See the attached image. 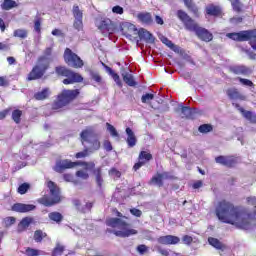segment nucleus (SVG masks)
Here are the masks:
<instances>
[{"mask_svg":"<svg viewBox=\"0 0 256 256\" xmlns=\"http://www.w3.org/2000/svg\"><path fill=\"white\" fill-rule=\"evenodd\" d=\"M216 217L221 223L234 225L238 229H250L255 216L243 206H235L230 201L222 200L215 208Z\"/></svg>","mask_w":256,"mask_h":256,"instance_id":"f257e3e1","label":"nucleus"},{"mask_svg":"<svg viewBox=\"0 0 256 256\" xmlns=\"http://www.w3.org/2000/svg\"><path fill=\"white\" fill-rule=\"evenodd\" d=\"M113 213H115L116 217L118 218L106 219L107 227H111V229H106V233H112L113 235H115L116 237H120L121 239H127V237H131L139 233V231L133 228H129L131 227V224L123 220L127 219V217L123 216V214L119 212L117 208L113 209Z\"/></svg>","mask_w":256,"mask_h":256,"instance_id":"f03ea898","label":"nucleus"},{"mask_svg":"<svg viewBox=\"0 0 256 256\" xmlns=\"http://www.w3.org/2000/svg\"><path fill=\"white\" fill-rule=\"evenodd\" d=\"M178 19L183 23L185 29L187 31H191L195 33L196 37L200 39V41H204V43H211L213 41V33L207 30L204 27H201L197 21H195L187 12L184 10H178L176 12Z\"/></svg>","mask_w":256,"mask_h":256,"instance_id":"7ed1b4c3","label":"nucleus"},{"mask_svg":"<svg viewBox=\"0 0 256 256\" xmlns=\"http://www.w3.org/2000/svg\"><path fill=\"white\" fill-rule=\"evenodd\" d=\"M81 95L79 89H64L59 93L51 105L52 111H63V108L71 105Z\"/></svg>","mask_w":256,"mask_h":256,"instance_id":"20e7f679","label":"nucleus"},{"mask_svg":"<svg viewBox=\"0 0 256 256\" xmlns=\"http://www.w3.org/2000/svg\"><path fill=\"white\" fill-rule=\"evenodd\" d=\"M49 67V58L45 56L38 57L36 64L27 75V81H37L39 79H43Z\"/></svg>","mask_w":256,"mask_h":256,"instance_id":"39448f33","label":"nucleus"},{"mask_svg":"<svg viewBox=\"0 0 256 256\" xmlns=\"http://www.w3.org/2000/svg\"><path fill=\"white\" fill-rule=\"evenodd\" d=\"M74 167H84L87 171L95 169V162L76 161L73 162L69 159L58 160L54 166L56 173H64L67 169H74Z\"/></svg>","mask_w":256,"mask_h":256,"instance_id":"423d86ee","label":"nucleus"},{"mask_svg":"<svg viewBox=\"0 0 256 256\" xmlns=\"http://www.w3.org/2000/svg\"><path fill=\"white\" fill-rule=\"evenodd\" d=\"M48 189H50V195L49 196H43L40 199H38V203L40 205H44V207H53V205H57V203H61V190L55 184L53 181H49L47 183Z\"/></svg>","mask_w":256,"mask_h":256,"instance_id":"0eeeda50","label":"nucleus"},{"mask_svg":"<svg viewBox=\"0 0 256 256\" xmlns=\"http://www.w3.org/2000/svg\"><path fill=\"white\" fill-rule=\"evenodd\" d=\"M55 73L58 77H66L62 81L64 85H73L74 83H83V76L65 66H56Z\"/></svg>","mask_w":256,"mask_h":256,"instance_id":"6e6552de","label":"nucleus"},{"mask_svg":"<svg viewBox=\"0 0 256 256\" xmlns=\"http://www.w3.org/2000/svg\"><path fill=\"white\" fill-rule=\"evenodd\" d=\"M227 37L232 39V41H238L239 43L248 41L250 47L256 51V28L251 30H243L240 32L228 33Z\"/></svg>","mask_w":256,"mask_h":256,"instance_id":"1a4fd4ad","label":"nucleus"},{"mask_svg":"<svg viewBox=\"0 0 256 256\" xmlns=\"http://www.w3.org/2000/svg\"><path fill=\"white\" fill-rule=\"evenodd\" d=\"M64 61L65 64L69 67H73V69H82V67L85 65V62H83V59L79 57L73 50L70 48H66L64 50Z\"/></svg>","mask_w":256,"mask_h":256,"instance_id":"9d476101","label":"nucleus"},{"mask_svg":"<svg viewBox=\"0 0 256 256\" xmlns=\"http://www.w3.org/2000/svg\"><path fill=\"white\" fill-rule=\"evenodd\" d=\"M93 137H95V133L91 129L82 130L80 133L82 145L89 143V145H91L90 149H92V151H99L101 149V142L97 138L93 139Z\"/></svg>","mask_w":256,"mask_h":256,"instance_id":"9b49d317","label":"nucleus"},{"mask_svg":"<svg viewBox=\"0 0 256 256\" xmlns=\"http://www.w3.org/2000/svg\"><path fill=\"white\" fill-rule=\"evenodd\" d=\"M215 162L218 163V165L227 167L228 169H233L234 167H237L239 157L235 155H220L215 158Z\"/></svg>","mask_w":256,"mask_h":256,"instance_id":"f8f14e48","label":"nucleus"},{"mask_svg":"<svg viewBox=\"0 0 256 256\" xmlns=\"http://www.w3.org/2000/svg\"><path fill=\"white\" fill-rule=\"evenodd\" d=\"M205 15L206 17L221 18L223 15H225V13H223V8H221V6L208 4L205 7Z\"/></svg>","mask_w":256,"mask_h":256,"instance_id":"ddd939ff","label":"nucleus"},{"mask_svg":"<svg viewBox=\"0 0 256 256\" xmlns=\"http://www.w3.org/2000/svg\"><path fill=\"white\" fill-rule=\"evenodd\" d=\"M153 159V154L147 151H141L138 156V162L134 164L133 171H139L143 165L149 163Z\"/></svg>","mask_w":256,"mask_h":256,"instance_id":"4468645a","label":"nucleus"},{"mask_svg":"<svg viewBox=\"0 0 256 256\" xmlns=\"http://www.w3.org/2000/svg\"><path fill=\"white\" fill-rule=\"evenodd\" d=\"M164 179H173V176L169 172L156 173L149 181V185H156L157 187H163Z\"/></svg>","mask_w":256,"mask_h":256,"instance_id":"2eb2a0df","label":"nucleus"},{"mask_svg":"<svg viewBox=\"0 0 256 256\" xmlns=\"http://www.w3.org/2000/svg\"><path fill=\"white\" fill-rule=\"evenodd\" d=\"M229 73L233 75H243L244 77H249L253 70L245 65H233L229 67Z\"/></svg>","mask_w":256,"mask_h":256,"instance_id":"dca6fc26","label":"nucleus"},{"mask_svg":"<svg viewBox=\"0 0 256 256\" xmlns=\"http://www.w3.org/2000/svg\"><path fill=\"white\" fill-rule=\"evenodd\" d=\"M98 29L101 30L102 33H114L115 32V23L109 19V18H104L101 20L100 25L98 26Z\"/></svg>","mask_w":256,"mask_h":256,"instance_id":"f3484780","label":"nucleus"},{"mask_svg":"<svg viewBox=\"0 0 256 256\" xmlns=\"http://www.w3.org/2000/svg\"><path fill=\"white\" fill-rule=\"evenodd\" d=\"M160 245H177L181 242V238L174 235L160 236L157 239Z\"/></svg>","mask_w":256,"mask_h":256,"instance_id":"a211bd4d","label":"nucleus"},{"mask_svg":"<svg viewBox=\"0 0 256 256\" xmlns=\"http://www.w3.org/2000/svg\"><path fill=\"white\" fill-rule=\"evenodd\" d=\"M11 209L15 211V213H29V211H35L37 206L33 204L15 203Z\"/></svg>","mask_w":256,"mask_h":256,"instance_id":"6ab92c4d","label":"nucleus"},{"mask_svg":"<svg viewBox=\"0 0 256 256\" xmlns=\"http://www.w3.org/2000/svg\"><path fill=\"white\" fill-rule=\"evenodd\" d=\"M226 95L232 101H246L247 100V96L241 94V92L237 88H229V89H227Z\"/></svg>","mask_w":256,"mask_h":256,"instance_id":"aec40b11","label":"nucleus"},{"mask_svg":"<svg viewBox=\"0 0 256 256\" xmlns=\"http://www.w3.org/2000/svg\"><path fill=\"white\" fill-rule=\"evenodd\" d=\"M183 3L185 5V7L188 9V11L190 13H192V15L194 17H196V19H199L201 17V12L199 11V6H197L195 1H193V0H183Z\"/></svg>","mask_w":256,"mask_h":256,"instance_id":"412c9836","label":"nucleus"},{"mask_svg":"<svg viewBox=\"0 0 256 256\" xmlns=\"http://www.w3.org/2000/svg\"><path fill=\"white\" fill-rule=\"evenodd\" d=\"M138 37L140 41H145V43H155V37L145 28H140L138 30Z\"/></svg>","mask_w":256,"mask_h":256,"instance_id":"4be33fe9","label":"nucleus"},{"mask_svg":"<svg viewBox=\"0 0 256 256\" xmlns=\"http://www.w3.org/2000/svg\"><path fill=\"white\" fill-rule=\"evenodd\" d=\"M137 19L142 25H153V16L149 12L138 13Z\"/></svg>","mask_w":256,"mask_h":256,"instance_id":"5701e85b","label":"nucleus"},{"mask_svg":"<svg viewBox=\"0 0 256 256\" xmlns=\"http://www.w3.org/2000/svg\"><path fill=\"white\" fill-rule=\"evenodd\" d=\"M126 134H127V139L126 143L128 147L133 148L135 145H137V136H135V132L130 127L126 128Z\"/></svg>","mask_w":256,"mask_h":256,"instance_id":"b1692460","label":"nucleus"},{"mask_svg":"<svg viewBox=\"0 0 256 256\" xmlns=\"http://www.w3.org/2000/svg\"><path fill=\"white\" fill-rule=\"evenodd\" d=\"M181 113L183 119H195V115H197V112L195 109L189 107V106H182L181 107Z\"/></svg>","mask_w":256,"mask_h":256,"instance_id":"393cba45","label":"nucleus"},{"mask_svg":"<svg viewBox=\"0 0 256 256\" xmlns=\"http://www.w3.org/2000/svg\"><path fill=\"white\" fill-rule=\"evenodd\" d=\"M32 222H33V219L29 217L23 218L18 224V227H17L18 233H23V231H27V228L29 227V225H31Z\"/></svg>","mask_w":256,"mask_h":256,"instance_id":"a878e982","label":"nucleus"},{"mask_svg":"<svg viewBox=\"0 0 256 256\" xmlns=\"http://www.w3.org/2000/svg\"><path fill=\"white\" fill-rule=\"evenodd\" d=\"M49 95H51L49 88H43L40 92L34 94V99L36 101H45V99H49Z\"/></svg>","mask_w":256,"mask_h":256,"instance_id":"bb28decb","label":"nucleus"},{"mask_svg":"<svg viewBox=\"0 0 256 256\" xmlns=\"http://www.w3.org/2000/svg\"><path fill=\"white\" fill-rule=\"evenodd\" d=\"M19 5L14 0H3L1 3V9L3 11H11V9H15V7H18Z\"/></svg>","mask_w":256,"mask_h":256,"instance_id":"cd10ccee","label":"nucleus"},{"mask_svg":"<svg viewBox=\"0 0 256 256\" xmlns=\"http://www.w3.org/2000/svg\"><path fill=\"white\" fill-rule=\"evenodd\" d=\"M123 81L128 85V87H135L137 85V82L135 81V78L133 77L132 74L129 73H124L122 74Z\"/></svg>","mask_w":256,"mask_h":256,"instance_id":"c85d7f7f","label":"nucleus"},{"mask_svg":"<svg viewBox=\"0 0 256 256\" xmlns=\"http://www.w3.org/2000/svg\"><path fill=\"white\" fill-rule=\"evenodd\" d=\"M48 218L50 219V221H53L54 223H57L59 225V223L63 221V214L57 211L50 212L48 214Z\"/></svg>","mask_w":256,"mask_h":256,"instance_id":"c756f323","label":"nucleus"},{"mask_svg":"<svg viewBox=\"0 0 256 256\" xmlns=\"http://www.w3.org/2000/svg\"><path fill=\"white\" fill-rule=\"evenodd\" d=\"M208 243H209V245H211L215 249H219V250L225 249L224 244H222L221 241H219V239H217V238L209 237L208 238Z\"/></svg>","mask_w":256,"mask_h":256,"instance_id":"7c9ffc66","label":"nucleus"},{"mask_svg":"<svg viewBox=\"0 0 256 256\" xmlns=\"http://www.w3.org/2000/svg\"><path fill=\"white\" fill-rule=\"evenodd\" d=\"M230 3L235 13H241L243 11V3L241 0H230Z\"/></svg>","mask_w":256,"mask_h":256,"instance_id":"2f4dec72","label":"nucleus"},{"mask_svg":"<svg viewBox=\"0 0 256 256\" xmlns=\"http://www.w3.org/2000/svg\"><path fill=\"white\" fill-rule=\"evenodd\" d=\"M45 237H47V233L43 232V230H36L34 232L33 239L35 243H41Z\"/></svg>","mask_w":256,"mask_h":256,"instance_id":"473e14b6","label":"nucleus"},{"mask_svg":"<svg viewBox=\"0 0 256 256\" xmlns=\"http://www.w3.org/2000/svg\"><path fill=\"white\" fill-rule=\"evenodd\" d=\"M93 173L95 174L96 183H97L98 187H103V176H102L101 168L94 169Z\"/></svg>","mask_w":256,"mask_h":256,"instance_id":"72a5a7b5","label":"nucleus"},{"mask_svg":"<svg viewBox=\"0 0 256 256\" xmlns=\"http://www.w3.org/2000/svg\"><path fill=\"white\" fill-rule=\"evenodd\" d=\"M21 117H23V111L19 109L13 110L12 120L14 121V123H16V125H19V123H21Z\"/></svg>","mask_w":256,"mask_h":256,"instance_id":"f704fd0d","label":"nucleus"},{"mask_svg":"<svg viewBox=\"0 0 256 256\" xmlns=\"http://www.w3.org/2000/svg\"><path fill=\"white\" fill-rule=\"evenodd\" d=\"M28 32L25 29H16L13 32V37H18L19 39H27Z\"/></svg>","mask_w":256,"mask_h":256,"instance_id":"c9c22d12","label":"nucleus"},{"mask_svg":"<svg viewBox=\"0 0 256 256\" xmlns=\"http://www.w3.org/2000/svg\"><path fill=\"white\" fill-rule=\"evenodd\" d=\"M64 251H65V246L57 243L55 248L52 251V256H61L63 255Z\"/></svg>","mask_w":256,"mask_h":256,"instance_id":"e433bc0d","label":"nucleus"},{"mask_svg":"<svg viewBox=\"0 0 256 256\" xmlns=\"http://www.w3.org/2000/svg\"><path fill=\"white\" fill-rule=\"evenodd\" d=\"M90 77L93 81H95V83H98V85H101V83H103V77H101V74H99L98 72L91 70Z\"/></svg>","mask_w":256,"mask_h":256,"instance_id":"4c0bfd02","label":"nucleus"},{"mask_svg":"<svg viewBox=\"0 0 256 256\" xmlns=\"http://www.w3.org/2000/svg\"><path fill=\"white\" fill-rule=\"evenodd\" d=\"M199 133H211L213 131V125L211 124H202L198 127Z\"/></svg>","mask_w":256,"mask_h":256,"instance_id":"58836bf2","label":"nucleus"},{"mask_svg":"<svg viewBox=\"0 0 256 256\" xmlns=\"http://www.w3.org/2000/svg\"><path fill=\"white\" fill-rule=\"evenodd\" d=\"M89 153H91V149L86 147L83 149V151L77 152L75 154V158L76 159H85L86 157H89Z\"/></svg>","mask_w":256,"mask_h":256,"instance_id":"ea45409f","label":"nucleus"},{"mask_svg":"<svg viewBox=\"0 0 256 256\" xmlns=\"http://www.w3.org/2000/svg\"><path fill=\"white\" fill-rule=\"evenodd\" d=\"M72 13L74 15V19H83V11L79 9V5L75 4L73 6Z\"/></svg>","mask_w":256,"mask_h":256,"instance_id":"a19ab883","label":"nucleus"},{"mask_svg":"<svg viewBox=\"0 0 256 256\" xmlns=\"http://www.w3.org/2000/svg\"><path fill=\"white\" fill-rule=\"evenodd\" d=\"M25 255L26 256H39V255H41V250L27 247L25 250Z\"/></svg>","mask_w":256,"mask_h":256,"instance_id":"79ce46f5","label":"nucleus"},{"mask_svg":"<svg viewBox=\"0 0 256 256\" xmlns=\"http://www.w3.org/2000/svg\"><path fill=\"white\" fill-rule=\"evenodd\" d=\"M17 219L13 216H9L3 219L4 227L9 228L11 225H15Z\"/></svg>","mask_w":256,"mask_h":256,"instance_id":"37998d69","label":"nucleus"},{"mask_svg":"<svg viewBox=\"0 0 256 256\" xmlns=\"http://www.w3.org/2000/svg\"><path fill=\"white\" fill-rule=\"evenodd\" d=\"M31 188V185H29V183H22L19 187H18V193L20 195H25V193H27L29 191V189Z\"/></svg>","mask_w":256,"mask_h":256,"instance_id":"c03bdc74","label":"nucleus"},{"mask_svg":"<svg viewBox=\"0 0 256 256\" xmlns=\"http://www.w3.org/2000/svg\"><path fill=\"white\" fill-rule=\"evenodd\" d=\"M107 131H109L112 137H119V132L115 129V126L111 125L109 122L106 123Z\"/></svg>","mask_w":256,"mask_h":256,"instance_id":"a18cd8bd","label":"nucleus"},{"mask_svg":"<svg viewBox=\"0 0 256 256\" xmlns=\"http://www.w3.org/2000/svg\"><path fill=\"white\" fill-rule=\"evenodd\" d=\"M238 81L239 83H241V85H244L245 87H255L253 81L249 79L238 77Z\"/></svg>","mask_w":256,"mask_h":256,"instance_id":"49530a36","label":"nucleus"},{"mask_svg":"<svg viewBox=\"0 0 256 256\" xmlns=\"http://www.w3.org/2000/svg\"><path fill=\"white\" fill-rule=\"evenodd\" d=\"M43 21V19H41V17H36L35 21H34V31H36V33L40 34L41 33V22Z\"/></svg>","mask_w":256,"mask_h":256,"instance_id":"de8ad7c7","label":"nucleus"},{"mask_svg":"<svg viewBox=\"0 0 256 256\" xmlns=\"http://www.w3.org/2000/svg\"><path fill=\"white\" fill-rule=\"evenodd\" d=\"M136 251L139 253V255H145V253H149V247L145 244H140L137 246Z\"/></svg>","mask_w":256,"mask_h":256,"instance_id":"09e8293b","label":"nucleus"},{"mask_svg":"<svg viewBox=\"0 0 256 256\" xmlns=\"http://www.w3.org/2000/svg\"><path fill=\"white\" fill-rule=\"evenodd\" d=\"M153 99H155V95L151 93H146L141 97L142 103H149V101H153Z\"/></svg>","mask_w":256,"mask_h":256,"instance_id":"8fccbe9b","label":"nucleus"},{"mask_svg":"<svg viewBox=\"0 0 256 256\" xmlns=\"http://www.w3.org/2000/svg\"><path fill=\"white\" fill-rule=\"evenodd\" d=\"M73 25L77 31H81L83 29V18H75Z\"/></svg>","mask_w":256,"mask_h":256,"instance_id":"3c124183","label":"nucleus"},{"mask_svg":"<svg viewBox=\"0 0 256 256\" xmlns=\"http://www.w3.org/2000/svg\"><path fill=\"white\" fill-rule=\"evenodd\" d=\"M239 111L242 113L245 119H247L248 121H251V118L253 117V112L246 111L245 108H239Z\"/></svg>","mask_w":256,"mask_h":256,"instance_id":"603ef678","label":"nucleus"},{"mask_svg":"<svg viewBox=\"0 0 256 256\" xmlns=\"http://www.w3.org/2000/svg\"><path fill=\"white\" fill-rule=\"evenodd\" d=\"M170 49L172 51H174V53H177L178 55H185V50L182 49L181 47L175 45V44H172V46L170 47Z\"/></svg>","mask_w":256,"mask_h":256,"instance_id":"864d4df0","label":"nucleus"},{"mask_svg":"<svg viewBox=\"0 0 256 256\" xmlns=\"http://www.w3.org/2000/svg\"><path fill=\"white\" fill-rule=\"evenodd\" d=\"M76 177H78L79 179L87 180L89 179V173L85 172L84 170H78L76 172Z\"/></svg>","mask_w":256,"mask_h":256,"instance_id":"5fc2aeb1","label":"nucleus"},{"mask_svg":"<svg viewBox=\"0 0 256 256\" xmlns=\"http://www.w3.org/2000/svg\"><path fill=\"white\" fill-rule=\"evenodd\" d=\"M112 13H114L115 15H123V13H125V10L123 9V7L116 5L112 8Z\"/></svg>","mask_w":256,"mask_h":256,"instance_id":"6e6d98bb","label":"nucleus"},{"mask_svg":"<svg viewBox=\"0 0 256 256\" xmlns=\"http://www.w3.org/2000/svg\"><path fill=\"white\" fill-rule=\"evenodd\" d=\"M112 79H114L115 83L118 85V87H123V82H121V78L119 77V74L112 73L111 74Z\"/></svg>","mask_w":256,"mask_h":256,"instance_id":"4d7b16f0","label":"nucleus"},{"mask_svg":"<svg viewBox=\"0 0 256 256\" xmlns=\"http://www.w3.org/2000/svg\"><path fill=\"white\" fill-rule=\"evenodd\" d=\"M103 147H104L105 151H107V152L113 151V144H111V141H109V140H104Z\"/></svg>","mask_w":256,"mask_h":256,"instance_id":"13d9d810","label":"nucleus"},{"mask_svg":"<svg viewBox=\"0 0 256 256\" xmlns=\"http://www.w3.org/2000/svg\"><path fill=\"white\" fill-rule=\"evenodd\" d=\"M51 55H53V46L45 48L44 55L42 57H46L49 61V57H51Z\"/></svg>","mask_w":256,"mask_h":256,"instance_id":"bf43d9fd","label":"nucleus"},{"mask_svg":"<svg viewBox=\"0 0 256 256\" xmlns=\"http://www.w3.org/2000/svg\"><path fill=\"white\" fill-rule=\"evenodd\" d=\"M182 241H183L184 245H191V243H193V237L189 236V235H184L182 237Z\"/></svg>","mask_w":256,"mask_h":256,"instance_id":"052dcab7","label":"nucleus"},{"mask_svg":"<svg viewBox=\"0 0 256 256\" xmlns=\"http://www.w3.org/2000/svg\"><path fill=\"white\" fill-rule=\"evenodd\" d=\"M131 215H134V217H141L143 215V212L137 208L130 209Z\"/></svg>","mask_w":256,"mask_h":256,"instance_id":"680f3d73","label":"nucleus"},{"mask_svg":"<svg viewBox=\"0 0 256 256\" xmlns=\"http://www.w3.org/2000/svg\"><path fill=\"white\" fill-rule=\"evenodd\" d=\"M247 204L252 205V207L256 208V197L255 196H250L246 198Z\"/></svg>","mask_w":256,"mask_h":256,"instance_id":"e2e57ef3","label":"nucleus"},{"mask_svg":"<svg viewBox=\"0 0 256 256\" xmlns=\"http://www.w3.org/2000/svg\"><path fill=\"white\" fill-rule=\"evenodd\" d=\"M10 111H11V108H7L5 110L0 111V121H3V119H5L7 115H9Z\"/></svg>","mask_w":256,"mask_h":256,"instance_id":"0e129e2a","label":"nucleus"},{"mask_svg":"<svg viewBox=\"0 0 256 256\" xmlns=\"http://www.w3.org/2000/svg\"><path fill=\"white\" fill-rule=\"evenodd\" d=\"M162 43L164 45H166V47H169V49H171V47L173 46V42L171 40H169V38H167V37H164L162 39Z\"/></svg>","mask_w":256,"mask_h":256,"instance_id":"69168bd1","label":"nucleus"},{"mask_svg":"<svg viewBox=\"0 0 256 256\" xmlns=\"http://www.w3.org/2000/svg\"><path fill=\"white\" fill-rule=\"evenodd\" d=\"M110 175H115V177H121V172L116 168H111L109 171Z\"/></svg>","mask_w":256,"mask_h":256,"instance_id":"338daca9","label":"nucleus"},{"mask_svg":"<svg viewBox=\"0 0 256 256\" xmlns=\"http://www.w3.org/2000/svg\"><path fill=\"white\" fill-rule=\"evenodd\" d=\"M157 250H158V253H160V255L169 256V250L163 249L161 247H158Z\"/></svg>","mask_w":256,"mask_h":256,"instance_id":"774afa93","label":"nucleus"}]
</instances>
